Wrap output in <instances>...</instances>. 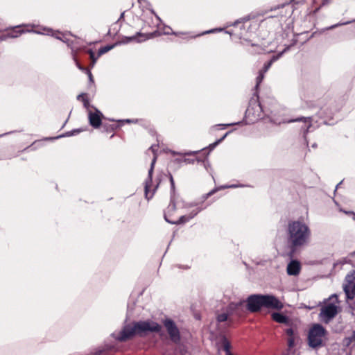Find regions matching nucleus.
<instances>
[{
	"label": "nucleus",
	"mask_w": 355,
	"mask_h": 355,
	"mask_svg": "<svg viewBox=\"0 0 355 355\" xmlns=\"http://www.w3.org/2000/svg\"><path fill=\"white\" fill-rule=\"evenodd\" d=\"M150 149H151L153 151H154V147H153V146H150Z\"/></svg>",
	"instance_id": "obj_43"
},
{
	"label": "nucleus",
	"mask_w": 355,
	"mask_h": 355,
	"mask_svg": "<svg viewBox=\"0 0 355 355\" xmlns=\"http://www.w3.org/2000/svg\"><path fill=\"white\" fill-rule=\"evenodd\" d=\"M329 0H323L322 3V6L326 5Z\"/></svg>",
	"instance_id": "obj_35"
},
{
	"label": "nucleus",
	"mask_w": 355,
	"mask_h": 355,
	"mask_svg": "<svg viewBox=\"0 0 355 355\" xmlns=\"http://www.w3.org/2000/svg\"><path fill=\"white\" fill-rule=\"evenodd\" d=\"M212 32V31H208L207 33H211Z\"/></svg>",
	"instance_id": "obj_48"
},
{
	"label": "nucleus",
	"mask_w": 355,
	"mask_h": 355,
	"mask_svg": "<svg viewBox=\"0 0 355 355\" xmlns=\"http://www.w3.org/2000/svg\"><path fill=\"white\" fill-rule=\"evenodd\" d=\"M333 297H335V298H336V302H338V303L339 302V301H338V295H337L336 294H333V295L330 297V298H333Z\"/></svg>",
	"instance_id": "obj_32"
},
{
	"label": "nucleus",
	"mask_w": 355,
	"mask_h": 355,
	"mask_svg": "<svg viewBox=\"0 0 355 355\" xmlns=\"http://www.w3.org/2000/svg\"><path fill=\"white\" fill-rule=\"evenodd\" d=\"M342 183H343V181L340 182L336 185V189H338Z\"/></svg>",
	"instance_id": "obj_41"
},
{
	"label": "nucleus",
	"mask_w": 355,
	"mask_h": 355,
	"mask_svg": "<svg viewBox=\"0 0 355 355\" xmlns=\"http://www.w3.org/2000/svg\"><path fill=\"white\" fill-rule=\"evenodd\" d=\"M223 349L226 352V355L232 354L230 352V343L228 340L224 337L223 338Z\"/></svg>",
	"instance_id": "obj_18"
},
{
	"label": "nucleus",
	"mask_w": 355,
	"mask_h": 355,
	"mask_svg": "<svg viewBox=\"0 0 355 355\" xmlns=\"http://www.w3.org/2000/svg\"><path fill=\"white\" fill-rule=\"evenodd\" d=\"M78 68L80 69L86 71V73L88 75V78H89V82L93 83H94V78H93V76H92V72L90 71V70L88 69L83 68L81 66H80L79 64H78Z\"/></svg>",
	"instance_id": "obj_22"
},
{
	"label": "nucleus",
	"mask_w": 355,
	"mask_h": 355,
	"mask_svg": "<svg viewBox=\"0 0 355 355\" xmlns=\"http://www.w3.org/2000/svg\"><path fill=\"white\" fill-rule=\"evenodd\" d=\"M152 34H145L141 33L140 32H137L135 35L131 36V37H125L122 39L121 41L116 42L112 45H106L105 46H103L98 49V56L102 55L103 54L108 52L111 49H112L114 46H116L117 44H127L132 42H142L144 41H146L147 40L150 39L152 37Z\"/></svg>",
	"instance_id": "obj_8"
},
{
	"label": "nucleus",
	"mask_w": 355,
	"mask_h": 355,
	"mask_svg": "<svg viewBox=\"0 0 355 355\" xmlns=\"http://www.w3.org/2000/svg\"><path fill=\"white\" fill-rule=\"evenodd\" d=\"M338 306L334 304L329 303L322 307L320 317L324 322H329L338 313Z\"/></svg>",
	"instance_id": "obj_10"
},
{
	"label": "nucleus",
	"mask_w": 355,
	"mask_h": 355,
	"mask_svg": "<svg viewBox=\"0 0 355 355\" xmlns=\"http://www.w3.org/2000/svg\"><path fill=\"white\" fill-rule=\"evenodd\" d=\"M103 114L98 110H96L94 112H89V124L94 128H99L102 124Z\"/></svg>",
	"instance_id": "obj_12"
},
{
	"label": "nucleus",
	"mask_w": 355,
	"mask_h": 355,
	"mask_svg": "<svg viewBox=\"0 0 355 355\" xmlns=\"http://www.w3.org/2000/svg\"><path fill=\"white\" fill-rule=\"evenodd\" d=\"M231 124H227V125H222L223 126H229Z\"/></svg>",
	"instance_id": "obj_47"
},
{
	"label": "nucleus",
	"mask_w": 355,
	"mask_h": 355,
	"mask_svg": "<svg viewBox=\"0 0 355 355\" xmlns=\"http://www.w3.org/2000/svg\"><path fill=\"white\" fill-rule=\"evenodd\" d=\"M196 152H189V153H186L185 155H191L193 153H196Z\"/></svg>",
	"instance_id": "obj_40"
},
{
	"label": "nucleus",
	"mask_w": 355,
	"mask_h": 355,
	"mask_svg": "<svg viewBox=\"0 0 355 355\" xmlns=\"http://www.w3.org/2000/svg\"><path fill=\"white\" fill-rule=\"evenodd\" d=\"M347 339L349 340V343H352V341H354V339L352 338V337H351V336L349 337Z\"/></svg>",
	"instance_id": "obj_36"
},
{
	"label": "nucleus",
	"mask_w": 355,
	"mask_h": 355,
	"mask_svg": "<svg viewBox=\"0 0 355 355\" xmlns=\"http://www.w3.org/2000/svg\"><path fill=\"white\" fill-rule=\"evenodd\" d=\"M310 236L311 230L304 223L298 220L288 223L287 241L293 250L306 245Z\"/></svg>",
	"instance_id": "obj_3"
},
{
	"label": "nucleus",
	"mask_w": 355,
	"mask_h": 355,
	"mask_svg": "<svg viewBox=\"0 0 355 355\" xmlns=\"http://www.w3.org/2000/svg\"><path fill=\"white\" fill-rule=\"evenodd\" d=\"M103 126L105 131L107 132H113L116 128V125L115 124L107 125L105 123H103Z\"/></svg>",
	"instance_id": "obj_21"
},
{
	"label": "nucleus",
	"mask_w": 355,
	"mask_h": 355,
	"mask_svg": "<svg viewBox=\"0 0 355 355\" xmlns=\"http://www.w3.org/2000/svg\"><path fill=\"white\" fill-rule=\"evenodd\" d=\"M230 132H226L220 139H219L216 140L215 142L209 144V146H208L209 151L214 150L217 145H218L220 142H222Z\"/></svg>",
	"instance_id": "obj_17"
},
{
	"label": "nucleus",
	"mask_w": 355,
	"mask_h": 355,
	"mask_svg": "<svg viewBox=\"0 0 355 355\" xmlns=\"http://www.w3.org/2000/svg\"><path fill=\"white\" fill-rule=\"evenodd\" d=\"M288 345L290 348L294 346V338H289L288 340Z\"/></svg>",
	"instance_id": "obj_29"
},
{
	"label": "nucleus",
	"mask_w": 355,
	"mask_h": 355,
	"mask_svg": "<svg viewBox=\"0 0 355 355\" xmlns=\"http://www.w3.org/2000/svg\"><path fill=\"white\" fill-rule=\"evenodd\" d=\"M286 334L290 337L293 338L294 331L293 328H288L286 330Z\"/></svg>",
	"instance_id": "obj_27"
},
{
	"label": "nucleus",
	"mask_w": 355,
	"mask_h": 355,
	"mask_svg": "<svg viewBox=\"0 0 355 355\" xmlns=\"http://www.w3.org/2000/svg\"><path fill=\"white\" fill-rule=\"evenodd\" d=\"M156 161L157 155L155 154L148 172V177L144 182V194L148 200L153 198L162 181L161 177L157 176L155 180V183L153 182V175Z\"/></svg>",
	"instance_id": "obj_7"
},
{
	"label": "nucleus",
	"mask_w": 355,
	"mask_h": 355,
	"mask_svg": "<svg viewBox=\"0 0 355 355\" xmlns=\"http://www.w3.org/2000/svg\"><path fill=\"white\" fill-rule=\"evenodd\" d=\"M250 17L249 16H246L245 17H243V18H241V19H239L237 20H236L233 24H232V26H237L239 24H241V23H245L248 21L250 20Z\"/></svg>",
	"instance_id": "obj_23"
},
{
	"label": "nucleus",
	"mask_w": 355,
	"mask_h": 355,
	"mask_svg": "<svg viewBox=\"0 0 355 355\" xmlns=\"http://www.w3.org/2000/svg\"><path fill=\"white\" fill-rule=\"evenodd\" d=\"M61 35H62V40H61L63 41L64 42H66L67 41H66V38H65V35L61 34Z\"/></svg>",
	"instance_id": "obj_34"
},
{
	"label": "nucleus",
	"mask_w": 355,
	"mask_h": 355,
	"mask_svg": "<svg viewBox=\"0 0 355 355\" xmlns=\"http://www.w3.org/2000/svg\"><path fill=\"white\" fill-rule=\"evenodd\" d=\"M80 98H84V103H83L84 107L86 108H88L89 106V101H88L86 94H80L77 96L78 100H80Z\"/></svg>",
	"instance_id": "obj_20"
},
{
	"label": "nucleus",
	"mask_w": 355,
	"mask_h": 355,
	"mask_svg": "<svg viewBox=\"0 0 355 355\" xmlns=\"http://www.w3.org/2000/svg\"><path fill=\"white\" fill-rule=\"evenodd\" d=\"M73 132H79L80 130H74Z\"/></svg>",
	"instance_id": "obj_46"
},
{
	"label": "nucleus",
	"mask_w": 355,
	"mask_h": 355,
	"mask_svg": "<svg viewBox=\"0 0 355 355\" xmlns=\"http://www.w3.org/2000/svg\"><path fill=\"white\" fill-rule=\"evenodd\" d=\"M344 212L346 214L352 216V218L355 220V212L354 211H344Z\"/></svg>",
	"instance_id": "obj_30"
},
{
	"label": "nucleus",
	"mask_w": 355,
	"mask_h": 355,
	"mask_svg": "<svg viewBox=\"0 0 355 355\" xmlns=\"http://www.w3.org/2000/svg\"><path fill=\"white\" fill-rule=\"evenodd\" d=\"M124 121H125L126 123H130V119H126V120H125Z\"/></svg>",
	"instance_id": "obj_42"
},
{
	"label": "nucleus",
	"mask_w": 355,
	"mask_h": 355,
	"mask_svg": "<svg viewBox=\"0 0 355 355\" xmlns=\"http://www.w3.org/2000/svg\"><path fill=\"white\" fill-rule=\"evenodd\" d=\"M245 303L244 300H241L238 302H231L227 306V311L231 315L242 317L245 315L246 311L248 310Z\"/></svg>",
	"instance_id": "obj_11"
},
{
	"label": "nucleus",
	"mask_w": 355,
	"mask_h": 355,
	"mask_svg": "<svg viewBox=\"0 0 355 355\" xmlns=\"http://www.w3.org/2000/svg\"><path fill=\"white\" fill-rule=\"evenodd\" d=\"M247 309L251 313H256L262 307L280 310L284 307L283 303L272 295L254 294L245 300Z\"/></svg>",
	"instance_id": "obj_4"
},
{
	"label": "nucleus",
	"mask_w": 355,
	"mask_h": 355,
	"mask_svg": "<svg viewBox=\"0 0 355 355\" xmlns=\"http://www.w3.org/2000/svg\"><path fill=\"white\" fill-rule=\"evenodd\" d=\"M304 121L305 123L306 129L304 130V133L306 134L309 128L311 126V117H300L295 119L291 120L290 122H295V121Z\"/></svg>",
	"instance_id": "obj_15"
},
{
	"label": "nucleus",
	"mask_w": 355,
	"mask_h": 355,
	"mask_svg": "<svg viewBox=\"0 0 355 355\" xmlns=\"http://www.w3.org/2000/svg\"><path fill=\"white\" fill-rule=\"evenodd\" d=\"M251 46H252V47L256 46V47H257V48H258V49H261L259 46H257V45H256V44H251Z\"/></svg>",
	"instance_id": "obj_39"
},
{
	"label": "nucleus",
	"mask_w": 355,
	"mask_h": 355,
	"mask_svg": "<svg viewBox=\"0 0 355 355\" xmlns=\"http://www.w3.org/2000/svg\"><path fill=\"white\" fill-rule=\"evenodd\" d=\"M123 15H124V12L121 13L120 18L123 17Z\"/></svg>",
	"instance_id": "obj_44"
},
{
	"label": "nucleus",
	"mask_w": 355,
	"mask_h": 355,
	"mask_svg": "<svg viewBox=\"0 0 355 355\" xmlns=\"http://www.w3.org/2000/svg\"><path fill=\"white\" fill-rule=\"evenodd\" d=\"M87 52L89 54V57L92 60V66L93 67L100 56H98V53L96 55L95 53L92 49H89Z\"/></svg>",
	"instance_id": "obj_19"
},
{
	"label": "nucleus",
	"mask_w": 355,
	"mask_h": 355,
	"mask_svg": "<svg viewBox=\"0 0 355 355\" xmlns=\"http://www.w3.org/2000/svg\"><path fill=\"white\" fill-rule=\"evenodd\" d=\"M264 73H263L262 71H260L259 72V74L258 75V76L256 78V80H257V83H256V85H255V89H257L259 86V84L261 83V81L263 80V75Z\"/></svg>",
	"instance_id": "obj_24"
},
{
	"label": "nucleus",
	"mask_w": 355,
	"mask_h": 355,
	"mask_svg": "<svg viewBox=\"0 0 355 355\" xmlns=\"http://www.w3.org/2000/svg\"><path fill=\"white\" fill-rule=\"evenodd\" d=\"M351 337H352V338L354 339V340H355V331H353V334L351 336Z\"/></svg>",
	"instance_id": "obj_37"
},
{
	"label": "nucleus",
	"mask_w": 355,
	"mask_h": 355,
	"mask_svg": "<svg viewBox=\"0 0 355 355\" xmlns=\"http://www.w3.org/2000/svg\"><path fill=\"white\" fill-rule=\"evenodd\" d=\"M273 60H274V58L271 59L270 61L265 63L263 65V69L261 71H262L263 73H266L270 69Z\"/></svg>",
	"instance_id": "obj_25"
},
{
	"label": "nucleus",
	"mask_w": 355,
	"mask_h": 355,
	"mask_svg": "<svg viewBox=\"0 0 355 355\" xmlns=\"http://www.w3.org/2000/svg\"><path fill=\"white\" fill-rule=\"evenodd\" d=\"M300 269V263L297 260H292L287 266V273L289 275H297Z\"/></svg>",
	"instance_id": "obj_13"
},
{
	"label": "nucleus",
	"mask_w": 355,
	"mask_h": 355,
	"mask_svg": "<svg viewBox=\"0 0 355 355\" xmlns=\"http://www.w3.org/2000/svg\"><path fill=\"white\" fill-rule=\"evenodd\" d=\"M327 331L320 324H313L309 330L308 345L313 349H318L325 345Z\"/></svg>",
	"instance_id": "obj_5"
},
{
	"label": "nucleus",
	"mask_w": 355,
	"mask_h": 355,
	"mask_svg": "<svg viewBox=\"0 0 355 355\" xmlns=\"http://www.w3.org/2000/svg\"><path fill=\"white\" fill-rule=\"evenodd\" d=\"M168 178L171 183V200L168 206L166 207L164 212V218L165 220L171 224H183L186 222H187L189 219L193 218L195 216L197 215L198 213H199L201 210L205 209L207 206L203 205L204 201H205L209 197L212 196L214 193H215L217 191V189H214L207 193L203 195L202 196V202L200 205H197V207L195 210H193L189 216H180L177 220H173L172 219L173 216V214L175 213L176 210V202H175V182L174 179L173 178V175L171 173H168Z\"/></svg>",
	"instance_id": "obj_1"
},
{
	"label": "nucleus",
	"mask_w": 355,
	"mask_h": 355,
	"mask_svg": "<svg viewBox=\"0 0 355 355\" xmlns=\"http://www.w3.org/2000/svg\"><path fill=\"white\" fill-rule=\"evenodd\" d=\"M163 323L171 340L175 343H180L181 340L180 332L175 322L171 319H166Z\"/></svg>",
	"instance_id": "obj_9"
},
{
	"label": "nucleus",
	"mask_w": 355,
	"mask_h": 355,
	"mask_svg": "<svg viewBox=\"0 0 355 355\" xmlns=\"http://www.w3.org/2000/svg\"><path fill=\"white\" fill-rule=\"evenodd\" d=\"M271 318L274 321L280 324H285L288 325L291 323L288 317L281 313L274 312L272 313Z\"/></svg>",
	"instance_id": "obj_14"
},
{
	"label": "nucleus",
	"mask_w": 355,
	"mask_h": 355,
	"mask_svg": "<svg viewBox=\"0 0 355 355\" xmlns=\"http://www.w3.org/2000/svg\"><path fill=\"white\" fill-rule=\"evenodd\" d=\"M83 103H84V98H80V100Z\"/></svg>",
	"instance_id": "obj_45"
},
{
	"label": "nucleus",
	"mask_w": 355,
	"mask_h": 355,
	"mask_svg": "<svg viewBox=\"0 0 355 355\" xmlns=\"http://www.w3.org/2000/svg\"><path fill=\"white\" fill-rule=\"evenodd\" d=\"M55 37L58 40H62L61 33H58V35H55Z\"/></svg>",
	"instance_id": "obj_33"
},
{
	"label": "nucleus",
	"mask_w": 355,
	"mask_h": 355,
	"mask_svg": "<svg viewBox=\"0 0 355 355\" xmlns=\"http://www.w3.org/2000/svg\"><path fill=\"white\" fill-rule=\"evenodd\" d=\"M66 135L67 136H71V135H73V133L71 132H68L66 133Z\"/></svg>",
	"instance_id": "obj_38"
},
{
	"label": "nucleus",
	"mask_w": 355,
	"mask_h": 355,
	"mask_svg": "<svg viewBox=\"0 0 355 355\" xmlns=\"http://www.w3.org/2000/svg\"><path fill=\"white\" fill-rule=\"evenodd\" d=\"M162 327L159 324L150 320L144 321L134 322L123 326L121 331L117 336L113 334L116 340L123 342L131 339L135 336L143 337L148 332L160 331Z\"/></svg>",
	"instance_id": "obj_2"
},
{
	"label": "nucleus",
	"mask_w": 355,
	"mask_h": 355,
	"mask_svg": "<svg viewBox=\"0 0 355 355\" xmlns=\"http://www.w3.org/2000/svg\"><path fill=\"white\" fill-rule=\"evenodd\" d=\"M105 352V350L104 349H96L93 355H101L103 353Z\"/></svg>",
	"instance_id": "obj_31"
},
{
	"label": "nucleus",
	"mask_w": 355,
	"mask_h": 355,
	"mask_svg": "<svg viewBox=\"0 0 355 355\" xmlns=\"http://www.w3.org/2000/svg\"><path fill=\"white\" fill-rule=\"evenodd\" d=\"M231 315L227 310L226 313H222L217 315L216 320L218 323L225 322L228 320L229 315Z\"/></svg>",
	"instance_id": "obj_16"
},
{
	"label": "nucleus",
	"mask_w": 355,
	"mask_h": 355,
	"mask_svg": "<svg viewBox=\"0 0 355 355\" xmlns=\"http://www.w3.org/2000/svg\"><path fill=\"white\" fill-rule=\"evenodd\" d=\"M343 289L345 295V302L352 313L355 314V301L350 302L355 298V270L348 273L345 278Z\"/></svg>",
	"instance_id": "obj_6"
},
{
	"label": "nucleus",
	"mask_w": 355,
	"mask_h": 355,
	"mask_svg": "<svg viewBox=\"0 0 355 355\" xmlns=\"http://www.w3.org/2000/svg\"><path fill=\"white\" fill-rule=\"evenodd\" d=\"M178 162H182L186 164H193L194 162V159H189V158H184L182 160L176 159Z\"/></svg>",
	"instance_id": "obj_28"
},
{
	"label": "nucleus",
	"mask_w": 355,
	"mask_h": 355,
	"mask_svg": "<svg viewBox=\"0 0 355 355\" xmlns=\"http://www.w3.org/2000/svg\"><path fill=\"white\" fill-rule=\"evenodd\" d=\"M19 30L17 31H15L14 33H10V35L11 37H17L18 35H21L22 33H24V30L18 28Z\"/></svg>",
	"instance_id": "obj_26"
}]
</instances>
